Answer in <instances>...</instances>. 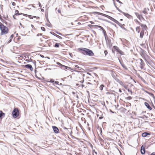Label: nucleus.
<instances>
[{
    "instance_id": "obj_1",
    "label": "nucleus",
    "mask_w": 155,
    "mask_h": 155,
    "mask_svg": "<svg viewBox=\"0 0 155 155\" xmlns=\"http://www.w3.org/2000/svg\"><path fill=\"white\" fill-rule=\"evenodd\" d=\"M0 30L1 32L0 36L7 34L9 32L8 28L6 26L4 25L2 22H0Z\"/></svg>"
},
{
    "instance_id": "obj_2",
    "label": "nucleus",
    "mask_w": 155,
    "mask_h": 155,
    "mask_svg": "<svg viewBox=\"0 0 155 155\" xmlns=\"http://www.w3.org/2000/svg\"><path fill=\"white\" fill-rule=\"evenodd\" d=\"M78 49L80 50L81 53L84 55L92 56L94 55L93 51L88 49L84 48H80Z\"/></svg>"
},
{
    "instance_id": "obj_3",
    "label": "nucleus",
    "mask_w": 155,
    "mask_h": 155,
    "mask_svg": "<svg viewBox=\"0 0 155 155\" xmlns=\"http://www.w3.org/2000/svg\"><path fill=\"white\" fill-rule=\"evenodd\" d=\"M19 114V112L18 109L17 108H15L12 112L13 117L14 118H16L18 116Z\"/></svg>"
},
{
    "instance_id": "obj_4",
    "label": "nucleus",
    "mask_w": 155,
    "mask_h": 155,
    "mask_svg": "<svg viewBox=\"0 0 155 155\" xmlns=\"http://www.w3.org/2000/svg\"><path fill=\"white\" fill-rule=\"evenodd\" d=\"M109 18L110 20L114 21L115 23L118 24L120 26H122V25L121 23H119L117 21L114 19L113 18L109 16Z\"/></svg>"
},
{
    "instance_id": "obj_5",
    "label": "nucleus",
    "mask_w": 155,
    "mask_h": 155,
    "mask_svg": "<svg viewBox=\"0 0 155 155\" xmlns=\"http://www.w3.org/2000/svg\"><path fill=\"white\" fill-rule=\"evenodd\" d=\"M52 128L53 130L54 133L55 134H57L59 132L58 129L55 126H52Z\"/></svg>"
},
{
    "instance_id": "obj_6",
    "label": "nucleus",
    "mask_w": 155,
    "mask_h": 155,
    "mask_svg": "<svg viewBox=\"0 0 155 155\" xmlns=\"http://www.w3.org/2000/svg\"><path fill=\"white\" fill-rule=\"evenodd\" d=\"M123 14L125 16H126L127 18L130 19L133 18L132 16L131 15L129 14L128 13L123 12Z\"/></svg>"
},
{
    "instance_id": "obj_7",
    "label": "nucleus",
    "mask_w": 155,
    "mask_h": 155,
    "mask_svg": "<svg viewBox=\"0 0 155 155\" xmlns=\"http://www.w3.org/2000/svg\"><path fill=\"white\" fill-rule=\"evenodd\" d=\"M113 48L114 49L117 51V52H118L120 54H121L122 51L120 50L117 46H114L113 47Z\"/></svg>"
},
{
    "instance_id": "obj_8",
    "label": "nucleus",
    "mask_w": 155,
    "mask_h": 155,
    "mask_svg": "<svg viewBox=\"0 0 155 155\" xmlns=\"http://www.w3.org/2000/svg\"><path fill=\"white\" fill-rule=\"evenodd\" d=\"M140 25L141 26L142 28V30H146L147 28V27L146 25L145 24H141Z\"/></svg>"
},
{
    "instance_id": "obj_9",
    "label": "nucleus",
    "mask_w": 155,
    "mask_h": 155,
    "mask_svg": "<svg viewBox=\"0 0 155 155\" xmlns=\"http://www.w3.org/2000/svg\"><path fill=\"white\" fill-rule=\"evenodd\" d=\"M145 150L144 148L142 146L141 148V152L142 154H144L145 153Z\"/></svg>"
},
{
    "instance_id": "obj_10",
    "label": "nucleus",
    "mask_w": 155,
    "mask_h": 155,
    "mask_svg": "<svg viewBox=\"0 0 155 155\" xmlns=\"http://www.w3.org/2000/svg\"><path fill=\"white\" fill-rule=\"evenodd\" d=\"M60 67L62 69H68L70 68V67L65 66V65H62Z\"/></svg>"
},
{
    "instance_id": "obj_11",
    "label": "nucleus",
    "mask_w": 155,
    "mask_h": 155,
    "mask_svg": "<svg viewBox=\"0 0 155 155\" xmlns=\"http://www.w3.org/2000/svg\"><path fill=\"white\" fill-rule=\"evenodd\" d=\"M144 104L148 109H149L150 110H151L152 109L151 107H150V106L147 103L145 102Z\"/></svg>"
},
{
    "instance_id": "obj_12",
    "label": "nucleus",
    "mask_w": 155,
    "mask_h": 155,
    "mask_svg": "<svg viewBox=\"0 0 155 155\" xmlns=\"http://www.w3.org/2000/svg\"><path fill=\"white\" fill-rule=\"evenodd\" d=\"M144 30H142L140 32V37L141 38H142L143 36L144 35Z\"/></svg>"
},
{
    "instance_id": "obj_13",
    "label": "nucleus",
    "mask_w": 155,
    "mask_h": 155,
    "mask_svg": "<svg viewBox=\"0 0 155 155\" xmlns=\"http://www.w3.org/2000/svg\"><path fill=\"white\" fill-rule=\"evenodd\" d=\"M135 14L137 16V18H138L139 19H140L141 17L143 18L142 16L141 15H139L138 13L137 12H135Z\"/></svg>"
},
{
    "instance_id": "obj_14",
    "label": "nucleus",
    "mask_w": 155,
    "mask_h": 155,
    "mask_svg": "<svg viewBox=\"0 0 155 155\" xmlns=\"http://www.w3.org/2000/svg\"><path fill=\"white\" fill-rule=\"evenodd\" d=\"M140 67L141 68L144 65V63L143 62V61L141 59H140Z\"/></svg>"
},
{
    "instance_id": "obj_15",
    "label": "nucleus",
    "mask_w": 155,
    "mask_h": 155,
    "mask_svg": "<svg viewBox=\"0 0 155 155\" xmlns=\"http://www.w3.org/2000/svg\"><path fill=\"white\" fill-rule=\"evenodd\" d=\"M106 42L107 45L109 47H111L112 46L111 43L108 40H106Z\"/></svg>"
},
{
    "instance_id": "obj_16",
    "label": "nucleus",
    "mask_w": 155,
    "mask_h": 155,
    "mask_svg": "<svg viewBox=\"0 0 155 155\" xmlns=\"http://www.w3.org/2000/svg\"><path fill=\"white\" fill-rule=\"evenodd\" d=\"M96 26L97 27H98L99 28H100V29H101L102 31H103V32L104 33L106 32V31H105V30L101 26H99V25H96Z\"/></svg>"
},
{
    "instance_id": "obj_17",
    "label": "nucleus",
    "mask_w": 155,
    "mask_h": 155,
    "mask_svg": "<svg viewBox=\"0 0 155 155\" xmlns=\"http://www.w3.org/2000/svg\"><path fill=\"white\" fill-rule=\"evenodd\" d=\"M149 134L147 132L143 133L142 134V136L143 137H146Z\"/></svg>"
},
{
    "instance_id": "obj_18",
    "label": "nucleus",
    "mask_w": 155,
    "mask_h": 155,
    "mask_svg": "<svg viewBox=\"0 0 155 155\" xmlns=\"http://www.w3.org/2000/svg\"><path fill=\"white\" fill-rule=\"evenodd\" d=\"M19 12L18 11L16 10H15V15H19V14L18 13Z\"/></svg>"
},
{
    "instance_id": "obj_19",
    "label": "nucleus",
    "mask_w": 155,
    "mask_h": 155,
    "mask_svg": "<svg viewBox=\"0 0 155 155\" xmlns=\"http://www.w3.org/2000/svg\"><path fill=\"white\" fill-rule=\"evenodd\" d=\"M3 116H5V114L3 113L2 111H0V118Z\"/></svg>"
},
{
    "instance_id": "obj_20",
    "label": "nucleus",
    "mask_w": 155,
    "mask_h": 155,
    "mask_svg": "<svg viewBox=\"0 0 155 155\" xmlns=\"http://www.w3.org/2000/svg\"><path fill=\"white\" fill-rule=\"evenodd\" d=\"M94 14H98V15H105V14H103V13H100V12H94Z\"/></svg>"
},
{
    "instance_id": "obj_21",
    "label": "nucleus",
    "mask_w": 155,
    "mask_h": 155,
    "mask_svg": "<svg viewBox=\"0 0 155 155\" xmlns=\"http://www.w3.org/2000/svg\"><path fill=\"white\" fill-rule=\"evenodd\" d=\"M84 76V74H81V77L82 78V80L80 81L81 83H83L84 81V79L83 77Z\"/></svg>"
},
{
    "instance_id": "obj_22",
    "label": "nucleus",
    "mask_w": 155,
    "mask_h": 155,
    "mask_svg": "<svg viewBox=\"0 0 155 155\" xmlns=\"http://www.w3.org/2000/svg\"><path fill=\"white\" fill-rule=\"evenodd\" d=\"M14 37V35H13L12 34L10 36V40L8 41V42L9 43L10 42H11V41H12V38H13V37Z\"/></svg>"
},
{
    "instance_id": "obj_23",
    "label": "nucleus",
    "mask_w": 155,
    "mask_h": 155,
    "mask_svg": "<svg viewBox=\"0 0 155 155\" xmlns=\"http://www.w3.org/2000/svg\"><path fill=\"white\" fill-rule=\"evenodd\" d=\"M136 31H137L138 33H139L140 31V27H136Z\"/></svg>"
},
{
    "instance_id": "obj_24",
    "label": "nucleus",
    "mask_w": 155,
    "mask_h": 155,
    "mask_svg": "<svg viewBox=\"0 0 155 155\" xmlns=\"http://www.w3.org/2000/svg\"><path fill=\"white\" fill-rule=\"evenodd\" d=\"M104 85H101L99 87V89L100 90L102 91L103 90V88L104 87Z\"/></svg>"
},
{
    "instance_id": "obj_25",
    "label": "nucleus",
    "mask_w": 155,
    "mask_h": 155,
    "mask_svg": "<svg viewBox=\"0 0 155 155\" xmlns=\"http://www.w3.org/2000/svg\"><path fill=\"white\" fill-rule=\"evenodd\" d=\"M59 44L58 43H56L54 46V47L55 48H58L59 47Z\"/></svg>"
},
{
    "instance_id": "obj_26",
    "label": "nucleus",
    "mask_w": 155,
    "mask_h": 155,
    "mask_svg": "<svg viewBox=\"0 0 155 155\" xmlns=\"http://www.w3.org/2000/svg\"><path fill=\"white\" fill-rule=\"evenodd\" d=\"M15 39H17V41H18L19 40H20L21 39V37L19 36H18L17 37H15Z\"/></svg>"
},
{
    "instance_id": "obj_27",
    "label": "nucleus",
    "mask_w": 155,
    "mask_h": 155,
    "mask_svg": "<svg viewBox=\"0 0 155 155\" xmlns=\"http://www.w3.org/2000/svg\"><path fill=\"white\" fill-rule=\"evenodd\" d=\"M143 13L144 14L146 15L147 14V12L146 11V10L145 9L143 11Z\"/></svg>"
},
{
    "instance_id": "obj_28",
    "label": "nucleus",
    "mask_w": 155,
    "mask_h": 155,
    "mask_svg": "<svg viewBox=\"0 0 155 155\" xmlns=\"http://www.w3.org/2000/svg\"><path fill=\"white\" fill-rule=\"evenodd\" d=\"M93 155H96L97 154V153L94 150H93Z\"/></svg>"
},
{
    "instance_id": "obj_29",
    "label": "nucleus",
    "mask_w": 155,
    "mask_h": 155,
    "mask_svg": "<svg viewBox=\"0 0 155 155\" xmlns=\"http://www.w3.org/2000/svg\"><path fill=\"white\" fill-rule=\"evenodd\" d=\"M118 83H119L120 84H121V85H123V82H122V81H120V80H118Z\"/></svg>"
},
{
    "instance_id": "obj_30",
    "label": "nucleus",
    "mask_w": 155,
    "mask_h": 155,
    "mask_svg": "<svg viewBox=\"0 0 155 155\" xmlns=\"http://www.w3.org/2000/svg\"><path fill=\"white\" fill-rule=\"evenodd\" d=\"M55 36L58 37V38H59L60 39H61L62 38L61 37V36H59V35H56Z\"/></svg>"
},
{
    "instance_id": "obj_31",
    "label": "nucleus",
    "mask_w": 155,
    "mask_h": 155,
    "mask_svg": "<svg viewBox=\"0 0 155 155\" xmlns=\"http://www.w3.org/2000/svg\"><path fill=\"white\" fill-rule=\"evenodd\" d=\"M41 29L43 31H45V28L43 27H41Z\"/></svg>"
},
{
    "instance_id": "obj_32",
    "label": "nucleus",
    "mask_w": 155,
    "mask_h": 155,
    "mask_svg": "<svg viewBox=\"0 0 155 155\" xmlns=\"http://www.w3.org/2000/svg\"><path fill=\"white\" fill-rule=\"evenodd\" d=\"M50 33L51 34L54 35L55 36H56V34L55 33H54V32H50Z\"/></svg>"
},
{
    "instance_id": "obj_33",
    "label": "nucleus",
    "mask_w": 155,
    "mask_h": 155,
    "mask_svg": "<svg viewBox=\"0 0 155 155\" xmlns=\"http://www.w3.org/2000/svg\"><path fill=\"white\" fill-rule=\"evenodd\" d=\"M54 81L53 79H51L50 80V81H49V82H52V83H54Z\"/></svg>"
},
{
    "instance_id": "obj_34",
    "label": "nucleus",
    "mask_w": 155,
    "mask_h": 155,
    "mask_svg": "<svg viewBox=\"0 0 155 155\" xmlns=\"http://www.w3.org/2000/svg\"><path fill=\"white\" fill-rule=\"evenodd\" d=\"M30 70L31 71L33 70V68L31 64H30Z\"/></svg>"
},
{
    "instance_id": "obj_35",
    "label": "nucleus",
    "mask_w": 155,
    "mask_h": 155,
    "mask_svg": "<svg viewBox=\"0 0 155 155\" xmlns=\"http://www.w3.org/2000/svg\"><path fill=\"white\" fill-rule=\"evenodd\" d=\"M135 22L137 23L139 25H140V24H141V23H140L139 21L138 20H135Z\"/></svg>"
},
{
    "instance_id": "obj_36",
    "label": "nucleus",
    "mask_w": 155,
    "mask_h": 155,
    "mask_svg": "<svg viewBox=\"0 0 155 155\" xmlns=\"http://www.w3.org/2000/svg\"><path fill=\"white\" fill-rule=\"evenodd\" d=\"M127 91L131 93V94H132V92L131 90H130L129 88L127 89Z\"/></svg>"
},
{
    "instance_id": "obj_37",
    "label": "nucleus",
    "mask_w": 155,
    "mask_h": 155,
    "mask_svg": "<svg viewBox=\"0 0 155 155\" xmlns=\"http://www.w3.org/2000/svg\"><path fill=\"white\" fill-rule=\"evenodd\" d=\"M12 5L13 6H15L16 5V4L14 2H12Z\"/></svg>"
},
{
    "instance_id": "obj_38",
    "label": "nucleus",
    "mask_w": 155,
    "mask_h": 155,
    "mask_svg": "<svg viewBox=\"0 0 155 155\" xmlns=\"http://www.w3.org/2000/svg\"><path fill=\"white\" fill-rule=\"evenodd\" d=\"M131 98L132 97L130 96L128 97H127V99L128 100H130L131 99Z\"/></svg>"
},
{
    "instance_id": "obj_39",
    "label": "nucleus",
    "mask_w": 155,
    "mask_h": 155,
    "mask_svg": "<svg viewBox=\"0 0 155 155\" xmlns=\"http://www.w3.org/2000/svg\"><path fill=\"white\" fill-rule=\"evenodd\" d=\"M57 64L58 65H59V66H61V65H62V64H61L60 63H59V62H57Z\"/></svg>"
},
{
    "instance_id": "obj_40",
    "label": "nucleus",
    "mask_w": 155,
    "mask_h": 155,
    "mask_svg": "<svg viewBox=\"0 0 155 155\" xmlns=\"http://www.w3.org/2000/svg\"><path fill=\"white\" fill-rule=\"evenodd\" d=\"M118 2L122 4V3L119 0H116Z\"/></svg>"
},
{
    "instance_id": "obj_41",
    "label": "nucleus",
    "mask_w": 155,
    "mask_h": 155,
    "mask_svg": "<svg viewBox=\"0 0 155 155\" xmlns=\"http://www.w3.org/2000/svg\"><path fill=\"white\" fill-rule=\"evenodd\" d=\"M55 84H58V83H59V82L58 81H56L55 82Z\"/></svg>"
},
{
    "instance_id": "obj_42",
    "label": "nucleus",
    "mask_w": 155,
    "mask_h": 155,
    "mask_svg": "<svg viewBox=\"0 0 155 155\" xmlns=\"http://www.w3.org/2000/svg\"><path fill=\"white\" fill-rule=\"evenodd\" d=\"M108 52L107 51H104V53L105 55H106L107 54Z\"/></svg>"
},
{
    "instance_id": "obj_43",
    "label": "nucleus",
    "mask_w": 155,
    "mask_h": 155,
    "mask_svg": "<svg viewBox=\"0 0 155 155\" xmlns=\"http://www.w3.org/2000/svg\"><path fill=\"white\" fill-rule=\"evenodd\" d=\"M39 5L40 8H41L42 7L41 5V4L40 3V2L39 3Z\"/></svg>"
},
{
    "instance_id": "obj_44",
    "label": "nucleus",
    "mask_w": 155,
    "mask_h": 155,
    "mask_svg": "<svg viewBox=\"0 0 155 155\" xmlns=\"http://www.w3.org/2000/svg\"><path fill=\"white\" fill-rule=\"evenodd\" d=\"M58 13H61V11L60 10V9H58Z\"/></svg>"
},
{
    "instance_id": "obj_45",
    "label": "nucleus",
    "mask_w": 155,
    "mask_h": 155,
    "mask_svg": "<svg viewBox=\"0 0 155 155\" xmlns=\"http://www.w3.org/2000/svg\"><path fill=\"white\" fill-rule=\"evenodd\" d=\"M26 67H27V68H29V64L26 65Z\"/></svg>"
},
{
    "instance_id": "obj_46",
    "label": "nucleus",
    "mask_w": 155,
    "mask_h": 155,
    "mask_svg": "<svg viewBox=\"0 0 155 155\" xmlns=\"http://www.w3.org/2000/svg\"><path fill=\"white\" fill-rule=\"evenodd\" d=\"M151 155H155V152H153L151 154Z\"/></svg>"
},
{
    "instance_id": "obj_47",
    "label": "nucleus",
    "mask_w": 155,
    "mask_h": 155,
    "mask_svg": "<svg viewBox=\"0 0 155 155\" xmlns=\"http://www.w3.org/2000/svg\"><path fill=\"white\" fill-rule=\"evenodd\" d=\"M29 17H30V19H32L33 18V17L31 15H30Z\"/></svg>"
},
{
    "instance_id": "obj_48",
    "label": "nucleus",
    "mask_w": 155,
    "mask_h": 155,
    "mask_svg": "<svg viewBox=\"0 0 155 155\" xmlns=\"http://www.w3.org/2000/svg\"><path fill=\"white\" fill-rule=\"evenodd\" d=\"M42 35V34H38L37 35V36H39L40 35Z\"/></svg>"
},
{
    "instance_id": "obj_49",
    "label": "nucleus",
    "mask_w": 155,
    "mask_h": 155,
    "mask_svg": "<svg viewBox=\"0 0 155 155\" xmlns=\"http://www.w3.org/2000/svg\"><path fill=\"white\" fill-rule=\"evenodd\" d=\"M116 8L117 10L120 11V10L119 8L117 6H116Z\"/></svg>"
},
{
    "instance_id": "obj_50",
    "label": "nucleus",
    "mask_w": 155,
    "mask_h": 155,
    "mask_svg": "<svg viewBox=\"0 0 155 155\" xmlns=\"http://www.w3.org/2000/svg\"><path fill=\"white\" fill-rule=\"evenodd\" d=\"M15 15H13V18H14V19H16V18L15 17Z\"/></svg>"
},
{
    "instance_id": "obj_51",
    "label": "nucleus",
    "mask_w": 155,
    "mask_h": 155,
    "mask_svg": "<svg viewBox=\"0 0 155 155\" xmlns=\"http://www.w3.org/2000/svg\"><path fill=\"white\" fill-rule=\"evenodd\" d=\"M75 66L76 67H77V68H78V65H75Z\"/></svg>"
},
{
    "instance_id": "obj_52",
    "label": "nucleus",
    "mask_w": 155,
    "mask_h": 155,
    "mask_svg": "<svg viewBox=\"0 0 155 155\" xmlns=\"http://www.w3.org/2000/svg\"><path fill=\"white\" fill-rule=\"evenodd\" d=\"M91 23V24H94V22H93V21H91L90 22Z\"/></svg>"
},
{
    "instance_id": "obj_53",
    "label": "nucleus",
    "mask_w": 155,
    "mask_h": 155,
    "mask_svg": "<svg viewBox=\"0 0 155 155\" xmlns=\"http://www.w3.org/2000/svg\"><path fill=\"white\" fill-rule=\"evenodd\" d=\"M57 34H58L59 35H62V34L61 33H60L57 32Z\"/></svg>"
},
{
    "instance_id": "obj_54",
    "label": "nucleus",
    "mask_w": 155,
    "mask_h": 155,
    "mask_svg": "<svg viewBox=\"0 0 155 155\" xmlns=\"http://www.w3.org/2000/svg\"><path fill=\"white\" fill-rule=\"evenodd\" d=\"M87 84H91L90 83L88 82L87 83Z\"/></svg>"
},
{
    "instance_id": "obj_55",
    "label": "nucleus",
    "mask_w": 155,
    "mask_h": 155,
    "mask_svg": "<svg viewBox=\"0 0 155 155\" xmlns=\"http://www.w3.org/2000/svg\"><path fill=\"white\" fill-rule=\"evenodd\" d=\"M2 19V16H1V15L0 14V19Z\"/></svg>"
},
{
    "instance_id": "obj_56",
    "label": "nucleus",
    "mask_w": 155,
    "mask_h": 155,
    "mask_svg": "<svg viewBox=\"0 0 155 155\" xmlns=\"http://www.w3.org/2000/svg\"><path fill=\"white\" fill-rule=\"evenodd\" d=\"M119 91L120 92H122L121 90L120 89H119Z\"/></svg>"
},
{
    "instance_id": "obj_57",
    "label": "nucleus",
    "mask_w": 155,
    "mask_h": 155,
    "mask_svg": "<svg viewBox=\"0 0 155 155\" xmlns=\"http://www.w3.org/2000/svg\"><path fill=\"white\" fill-rule=\"evenodd\" d=\"M23 15L24 16H26V15H28L25 14H23Z\"/></svg>"
},
{
    "instance_id": "obj_58",
    "label": "nucleus",
    "mask_w": 155,
    "mask_h": 155,
    "mask_svg": "<svg viewBox=\"0 0 155 155\" xmlns=\"http://www.w3.org/2000/svg\"><path fill=\"white\" fill-rule=\"evenodd\" d=\"M114 6H115V7H116V6H117L116 5V4H115V3L114 2Z\"/></svg>"
},
{
    "instance_id": "obj_59",
    "label": "nucleus",
    "mask_w": 155,
    "mask_h": 155,
    "mask_svg": "<svg viewBox=\"0 0 155 155\" xmlns=\"http://www.w3.org/2000/svg\"><path fill=\"white\" fill-rule=\"evenodd\" d=\"M26 61H28V59H25Z\"/></svg>"
},
{
    "instance_id": "obj_60",
    "label": "nucleus",
    "mask_w": 155,
    "mask_h": 155,
    "mask_svg": "<svg viewBox=\"0 0 155 155\" xmlns=\"http://www.w3.org/2000/svg\"><path fill=\"white\" fill-rule=\"evenodd\" d=\"M102 118V117H99V119H101Z\"/></svg>"
},
{
    "instance_id": "obj_61",
    "label": "nucleus",
    "mask_w": 155,
    "mask_h": 155,
    "mask_svg": "<svg viewBox=\"0 0 155 155\" xmlns=\"http://www.w3.org/2000/svg\"><path fill=\"white\" fill-rule=\"evenodd\" d=\"M32 63H33V64H34V65H35V62L34 63L33 62H32Z\"/></svg>"
},
{
    "instance_id": "obj_62",
    "label": "nucleus",
    "mask_w": 155,
    "mask_h": 155,
    "mask_svg": "<svg viewBox=\"0 0 155 155\" xmlns=\"http://www.w3.org/2000/svg\"><path fill=\"white\" fill-rule=\"evenodd\" d=\"M31 26L32 27L33 26V25H31Z\"/></svg>"
},
{
    "instance_id": "obj_63",
    "label": "nucleus",
    "mask_w": 155,
    "mask_h": 155,
    "mask_svg": "<svg viewBox=\"0 0 155 155\" xmlns=\"http://www.w3.org/2000/svg\"><path fill=\"white\" fill-rule=\"evenodd\" d=\"M84 87V85H82V87Z\"/></svg>"
},
{
    "instance_id": "obj_64",
    "label": "nucleus",
    "mask_w": 155,
    "mask_h": 155,
    "mask_svg": "<svg viewBox=\"0 0 155 155\" xmlns=\"http://www.w3.org/2000/svg\"><path fill=\"white\" fill-rule=\"evenodd\" d=\"M120 20H122V19H121Z\"/></svg>"
}]
</instances>
